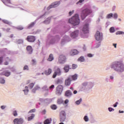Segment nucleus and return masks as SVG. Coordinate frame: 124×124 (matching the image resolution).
I'll return each mask as SVG.
<instances>
[{
    "label": "nucleus",
    "mask_w": 124,
    "mask_h": 124,
    "mask_svg": "<svg viewBox=\"0 0 124 124\" xmlns=\"http://www.w3.org/2000/svg\"><path fill=\"white\" fill-rule=\"evenodd\" d=\"M23 69H24V70H29V66H28V65H25Z\"/></svg>",
    "instance_id": "37998d69"
},
{
    "label": "nucleus",
    "mask_w": 124,
    "mask_h": 124,
    "mask_svg": "<svg viewBox=\"0 0 124 124\" xmlns=\"http://www.w3.org/2000/svg\"><path fill=\"white\" fill-rule=\"evenodd\" d=\"M109 31L110 32L113 33L115 32V28L114 27H111L109 29Z\"/></svg>",
    "instance_id": "2f4dec72"
},
{
    "label": "nucleus",
    "mask_w": 124,
    "mask_h": 124,
    "mask_svg": "<svg viewBox=\"0 0 124 124\" xmlns=\"http://www.w3.org/2000/svg\"><path fill=\"white\" fill-rule=\"evenodd\" d=\"M10 31V28H8L6 30V31L7 32L9 31Z\"/></svg>",
    "instance_id": "680f3d73"
},
{
    "label": "nucleus",
    "mask_w": 124,
    "mask_h": 124,
    "mask_svg": "<svg viewBox=\"0 0 124 124\" xmlns=\"http://www.w3.org/2000/svg\"><path fill=\"white\" fill-rule=\"evenodd\" d=\"M33 86H34V83H31L29 84V88H30V89H31L33 88Z\"/></svg>",
    "instance_id": "7c9ffc66"
},
{
    "label": "nucleus",
    "mask_w": 124,
    "mask_h": 124,
    "mask_svg": "<svg viewBox=\"0 0 124 124\" xmlns=\"http://www.w3.org/2000/svg\"><path fill=\"white\" fill-rule=\"evenodd\" d=\"M117 104H118V102H116L115 104L113 105L114 107H116L117 106Z\"/></svg>",
    "instance_id": "0e129e2a"
},
{
    "label": "nucleus",
    "mask_w": 124,
    "mask_h": 124,
    "mask_svg": "<svg viewBox=\"0 0 124 124\" xmlns=\"http://www.w3.org/2000/svg\"><path fill=\"white\" fill-rule=\"evenodd\" d=\"M82 101V99L80 98L79 100H78L76 102V104L78 105H79L80 104V102Z\"/></svg>",
    "instance_id": "c9c22d12"
},
{
    "label": "nucleus",
    "mask_w": 124,
    "mask_h": 124,
    "mask_svg": "<svg viewBox=\"0 0 124 124\" xmlns=\"http://www.w3.org/2000/svg\"><path fill=\"white\" fill-rule=\"evenodd\" d=\"M119 113H124V111L119 110Z\"/></svg>",
    "instance_id": "774afa93"
},
{
    "label": "nucleus",
    "mask_w": 124,
    "mask_h": 124,
    "mask_svg": "<svg viewBox=\"0 0 124 124\" xmlns=\"http://www.w3.org/2000/svg\"><path fill=\"white\" fill-rule=\"evenodd\" d=\"M112 17H113V14L112 13H110L107 16L106 18L107 19H111Z\"/></svg>",
    "instance_id": "cd10ccee"
},
{
    "label": "nucleus",
    "mask_w": 124,
    "mask_h": 124,
    "mask_svg": "<svg viewBox=\"0 0 124 124\" xmlns=\"http://www.w3.org/2000/svg\"><path fill=\"white\" fill-rule=\"evenodd\" d=\"M35 23L34 22H31L30 24L29 25L28 28V29H31L33 27H34Z\"/></svg>",
    "instance_id": "bb28decb"
},
{
    "label": "nucleus",
    "mask_w": 124,
    "mask_h": 124,
    "mask_svg": "<svg viewBox=\"0 0 124 124\" xmlns=\"http://www.w3.org/2000/svg\"><path fill=\"white\" fill-rule=\"evenodd\" d=\"M77 77H78L77 74H75L73 76H70L69 77V78L71 79V81H75V80H77Z\"/></svg>",
    "instance_id": "dca6fc26"
},
{
    "label": "nucleus",
    "mask_w": 124,
    "mask_h": 124,
    "mask_svg": "<svg viewBox=\"0 0 124 124\" xmlns=\"http://www.w3.org/2000/svg\"><path fill=\"white\" fill-rule=\"evenodd\" d=\"M116 34L118 35V34H124V32L122 31H118L116 32Z\"/></svg>",
    "instance_id": "72a5a7b5"
},
{
    "label": "nucleus",
    "mask_w": 124,
    "mask_h": 124,
    "mask_svg": "<svg viewBox=\"0 0 124 124\" xmlns=\"http://www.w3.org/2000/svg\"><path fill=\"white\" fill-rule=\"evenodd\" d=\"M78 34H79V31H76L71 33V37L72 38H76L78 36Z\"/></svg>",
    "instance_id": "ddd939ff"
},
{
    "label": "nucleus",
    "mask_w": 124,
    "mask_h": 124,
    "mask_svg": "<svg viewBox=\"0 0 124 124\" xmlns=\"http://www.w3.org/2000/svg\"><path fill=\"white\" fill-rule=\"evenodd\" d=\"M55 43V40H52L50 41V44H54Z\"/></svg>",
    "instance_id": "6e6d98bb"
},
{
    "label": "nucleus",
    "mask_w": 124,
    "mask_h": 124,
    "mask_svg": "<svg viewBox=\"0 0 124 124\" xmlns=\"http://www.w3.org/2000/svg\"><path fill=\"white\" fill-rule=\"evenodd\" d=\"M34 112H35V108L30 110L29 113H34Z\"/></svg>",
    "instance_id": "a18cd8bd"
},
{
    "label": "nucleus",
    "mask_w": 124,
    "mask_h": 124,
    "mask_svg": "<svg viewBox=\"0 0 124 124\" xmlns=\"http://www.w3.org/2000/svg\"><path fill=\"white\" fill-rule=\"evenodd\" d=\"M3 61V58L0 57V64H1V63H2Z\"/></svg>",
    "instance_id": "09e8293b"
},
{
    "label": "nucleus",
    "mask_w": 124,
    "mask_h": 124,
    "mask_svg": "<svg viewBox=\"0 0 124 124\" xmlns=\"http://www.w3.org/2000/svg\"><path fill=\"white\" fill-rule=\"evenodd\" d=\"M69 23L73 25V26H77L80 24V19H79V15L76 14L71 18L69 19Z\"/></svg>",
    "instance_id": "f03ea898"
},
{
    "label": "nucleus",
    "mask_w": 124,
    "mask_h": 124,
    "mask_svg": "<svg viewBox=\"0 0 124 124\" xmlns=\"http://www.w3.org/2000/svg\"><path fill=\"white\" fill-rule=\"evenodd\" d=\"M51 108L52 110H56L57 109V106L56 105H53L51 106Z\"/></svg>",
    "instance_id": "473e14b6"
},
{
    "label": "nucleus",
    "mask_w": 124,
    "mask_h": 124,
    "mask_svg": "<svg viewBox=\"0 0 124 124\" xmlns=\"http://www.w3.org/2000/svg\"><path fill=\"white\" fill-rule=\"evenodd\" d=\"M42 114L43 115H45V114H46V110L44 109L42 111Z\"/></svg>",
    "instance_id": "3c124183"
},
{
    "label": "nucleus",
    "mask_w": 124,
    "mask_h": 124,
    "mask_svg": "<svg viewBox=\"0 0 124 124\" xmlns=\"http://www.w3.org/2000/svg\"><path fill=\"white\" fill-rule=\"evenodd\" d=\"M70 90H72V91H74V89L73 88V87H70Z\"/></svg>",
    "instance_id": "338daca9"
},
{
    "label": "nucleus",
    "mask_w": 124,
    "mask_h": 124,
    "mask_svg": "<svg viewBox=\"0 0 124 124\" xmlns=\"http://www.w3.org/2000/svg\"><path fill=\"white\" fill-rule=\"evenodd\" d=\"M63 90V86L62 85H58L56 88V93L59 95L62 94V91Z\"/></svg>",
    "instance_id": "39448f33"
},
{
    "label": "nucleus",
    "mask_w": 124,
    "mask_h": 124,
    "mask_svg": "<svg viewBox=\"0 0 124 124\" xmlns=\"http://www.w3.org/2000/svg\"><path fill=\"white\" fill-rule=\"evenodd\" d=\"M51 122H52V119L49 118V119H47L46 120L44 121V124H51Z\"/></svg>",
    "instance_id": "412c9836"
},
{
    "label": "nucleus",
    "mask_w": 124,
    "mask_h": 124,
    "mask_svg": "<svg viewBox=\"0 0 124 124\" xmlns=\"http://www.w3.org/2000/svg\"><path fill=\"white\" fill-rule=\"evenodd\" d=\"M24 120L23 118H16L14 120V124H23Z\"/></svg>",
    "instance_id": "9d476101"
},
{
    "label": "nucleus",
    "mask_w": 124,
    "mask_h": 124,
    "mask_svg": "<svg viewBox=\"0 0 124 124\" xmlns=\"http://www.w3.org/2000/svg\"><path fill=\"white\" fill-rule=\"evenodd\" d=\"M74 13V10H73L72 11H70L69 12V16H71V15H72V14H73Z\"/></svg>",
    "instance_id": "49530a36"
},
{
    "label": "nucleus",
    "mask_w": 124,
    "mask_h": 124,
    "mask_svg": "<svg viewBox=\"0 0 124 124\" xmlns=\"http://www.w3.org/2000/svg\"><path fill=\"white\" fill-rule=\"evenodd\" d=\"M1 75H4L6 77H8V76H10V72H3L1 74Z\"/></svg>",
    "instance_id": "5701e85b"
},
{
    "label": "nucleus",
    "mask_w": 124,
    "mask_h": 124,
    "mask_svg": "<svg viewBox=\"0 0 124 124\" xmlns=\"http://www.w3.org/2000/svg\"><path fill=\"white\" fill-rule=\"evenodd\" d=\"M64 70H65L66 72H68V71H69V66L68 65H65L64 67Z\"/></svg>",
    "instance_id": "a878e982"
},
{
    "label": "nucleus",
    "mask_w": 124,
    "mask_h": 124,
    "mask_svg": "<svg viewBox=\"0 0 124 124\" xmlns=\"http://www.w3.org/2000/svg\"><path fill=\"white\" fill-rule=\"evenodd\" d=\"M78 53H79V52L77 50L73 49L70 51V54L71 56H74V55L78 54Z\"/></svg>",
    "instance_id": "a211bd4d"
},
{
    "label": "nucleus",
    "mask_w": 124,
    "mask_h": 124,
    "mask_svg": "<svg viewBox=\"0 0 124 124\" xmlns=\"http://www.w3.org/2000/svg\"><path fill=\"white\" fill-rule=\"evenodd\" d=\"M77 65L75 64H72V67L73 69H75V68H77Z\"/></svg>",
    "instance_id": "79ce46f5"
},
{
    "label": "nucleus",
    "mask_w": 124,
    "mask_h": 124,
    "mask_svg": "<svg viewBox=\"0 0 124 124\" xmlns=\"http://www.w3.org/2000/svg\"><path fill=\"white\" fill-rule=\"evenodd\" d=\"M16 29L18 31H22V30H23L24 28H23V27H22V26H19L18 27H17Z\"/></svg>",
    "instance_id": "ea45409f"
},
{
    "label": "nucleus",
    "mask_w": 124,
    "mask_h": 124,
    "mask_svg": "<svg viewBox=\"0 0 124 124\" xmlns=\"http://www.w3.org/2000/svg\"><path fill=\"white\" fill-rule=\"evenodd\" d=\"M35 116L34 114H32L30 117L28 118V121H31L33 118Z\"/></svg>",
    "instance_id": "393cba45"
},
{
    "label": "nucleus",
    "mask_w": 124,
    "mask_h": 124,
    "mask_svg": "<svg viewBox=\"0 0 124 124\" xmlns=\"http://www.w3.org/2000/svg\"><path fill=\"white\" fill-rule=\"evenodd\" d=\"M3 22L5 23V24H7V25H8L9 24V22H8V21L7 20H3Z\"/></svg>",
    "instance_id": "8fccbe9b"
},
{
    "label": "nucleus",
    "mask_w": 124,
    "mask_h": 124,
    "mask_svg": "<svg viewBox=\"0 0 124 124\" xmlns=\"http://www.w3.org/2000/svg\"><path fill=\"white\" fill-rule=\"evenodd\" d=\"M54 88H55V85H51L50 87H49L50 89H54Z\"/></svg>",
    "instance_id": "13d9d810"
},
{
    "label": "nucleus",
    "mask_w": 124,
    "mask_h": 124,
    "mask_svg": "<svg viewBox=\"0 0 124 124\" xmlns=\"http://www.w3.org/2000/svg\"><path fill=\"white\" fill-rule=\"evenodd\" d=\"M65 112L63 110H62L60 112V122H64V121H65Z\"/></svg>",
    "instance_id": "6e6552de"
},
{
    "label": "nucleus",
    "mask_w": 124,
    "mask_h": 124,
    "mask_svg": "<svg viewBox=\"0 0 124 124\" xmlns=\"http://www.w3.org/2000/svg\"><path fill=\"white\" fill-rule=\"evenodd\" d=\"M1 109H5V107L4 106H1Z\"/></svg>",
    "instance_id": "bf43d9fd"
},
{
    "label": "nucleus",
    "mask_w": 124,
    "mask_h": 124,
    "mask_svg": "<svg viewBox=\"0 0 124 124\" xmlns=\"http://www.w3.org/2000/svg\"><path fill=\"white\" fill-rule=\"evenodd\" d=\"M53 60H54V56L53 55V54H50L48 58L47 59V61L48 62H52Z\"/></svg>",
    "instance_id": "4be33fe9"
},
{
    "label": "nucleus",
    "mask_w": 124,
    "mask_h": 124,
    "mask_svg": "<svg viewBox=\"0 0 124 124\" xmlns=\"http://www.w3.org/2000/svg\"><path fill=\"white\" fill-rule=\"evenodd\" d=\"M1 1L5 5H7V6H10V4H11L10 0H1Z\"/></svg>",
    "instance_id": "f3484780"
},
{
    "label": "nucleus",
    "mask_w": 124,
    "mask_h": 124,
    "mask_svg": "<svg viewBox=\"0 0 124 124\" xmlns=\"http://www.w3.org/2000/svg\"><path fill=\"white\" fill-rule=\"evenodd\" d=\"M26 40H27L28 42H34V41H35V36L32 35L28 36Z\"/></svg>",
    "instance_id": "9b49d317"
},
{
    "label": "nucleus",
    "mask_w": 124,
    "mask_h": 124,
    "mask_svg": "<svg viewBox=\"0 0 124 124\" xmlns=\"http://www.w3.org/2000/svg\"><path fill=\"white\" fill-rule=\"evenodd\" d=\"M62 74V71L61 70V69L60 68H56L55 69V72L53 75V78H55V77H57V75L58 76H61Z\"/></svg>",
    "instance_id": "20e7f679"
},
{
    "label": "nucleus",
    "mask_w": 124,
    "mask_h": 124,
    "mask_svg": "<svg viewBox=\"0 0 124 124\" xmlns=\"http://www.w3.org/2000/svg\"><path fill=\"white\" fill-rule=\"evenodd\" d=\"M13 114L15 117H17V116H18V113H17V111L16 110L13 111Z\"/></svg>",
    "instance_id": "f704fd0d"
},
{
    "label": "nucleus",
    "mask_w": 124,
    "mask_h": 124,
    "mask_svg": "<svg viewBox=\"0 0 124 124\" xmlns=\"http://www.w3.org/2000/svg\"><path fill=\"white\" fill-rule=\"evenodd\" d=\"M24 92L25 93V94H27V93H29V90L28 89H26L24 90Z\"/></svg>",
    "instance_id": "603ef678"
},
{
    "label": "nucleus",
    "mask_w": 124,
    "mask_h": 124,
    "mask_svg": "<svg viewBox=\"0 0 124 124\" xmlns=\"http://www.w3.org/2000/svg\"><path fill=\"white\" fill-rule=\"evenodd\" d=\"M82 31H83L84 33H88L89 32V24H86L82 29Z\"/></svg>",
    "instance_id": "f8f14e48"
},
{
    "label": "nucleus",
    "mask_w": 124,
    "mask_h": 124,
    "mask_svg": "<svg viewBox=\"0 0 124 124\" xmlns=\"http://www.w3.org/2000/svg\"><path fill=\"white\" fill-rule=\"evenodd\" d=\"M68 102H69V100H68V99H66L65 100L64 103H65V104H67V103H68Z\"/></svg>",
    "instance_id": "864d4df0"
},
{
    "label": "nucleus",
    "mask_w": 124,
    "mask_h": 124,
    "mask_svg": "<svg viewBox=\"0 0 124 124\" xmlns=\"http://www.w3.org/2000/svg\"><path fill=\"white\" fill-rule=\"evenodd\" d=\"M114 111V109H113V108H108V110L109 111V112H112V111Z\"/></svg>",
    "instance_id": "5fc2aeb1"
},
{
    "label": "nucleus",
    "mask_w": 124,
    "mask_h": 124,
    "mask_svg": "<svg viewBox=\"0 0 124 124\" xmlns=\"http://www.w3.org/2000/svg\"><path fill=\"white\" fill-rule=\"evenodd\" d=\"M113 46H114L115 48H117V44H113Z\"/></svg>",
    "instance_id": "e2e57ef3"
},
{
    "label": "nucleus",
    "mask_w": 124,
    "mask_h": 124,
    "mask_svg": "<svg viewBox=\"0 0 124 124\" xmlns=\"http://www.w3.org/2000/svg\"><path fill=\"white\" fill-rule=\"evenodd\" d=\"M65 95L67 97L71 96L72 95V92L70 90H67L65 93Z\"/></svg>",
    "instance_id": "6ab92c4d"
},
{
    "label": "nucleus",
    "mask_w": 124,
    "mask_h": 124,
    "mask_svg": "<svg viewBox=\"0 0 124 124\" xmlns=\"http://www.w3.org/2000/svg\"><path fill=\"white\" fill-rule=\"evenodd\" d=\"M92 13H93V11L90 9L86 8L82 10L81 15L82 19L84 20L88 15L92 14Z\"/></svg>",
    "instance_id": "7ed1b4c3"
},
{
    "label": "nucleus",
    "mask_w": 124,
    "mask_h": 124,
    "mask_svg": "<svg viewBox=\"0 0 124 124\" xmlns=\"http://www.w3.org/2000/svg\"><path fill=\"white\" fill-rule=\"evenodd\" d=\"M62 102H63L62 99H59L57 101V103L58 104H62Z\"/></svg>",
    "instance_id": "c85d7f7f"
},
{
    "label": "nucleus",
    "mask_w": 124,
    "mask_h": 124,
    "mask_svg": "<svg viewBox=\"0 0 124 124\" xmlns=\"http://www.w3.org/2000/svg\"><path fill=\"white\" fill-rule=\"evenodd\" d=\"M0 83H1V84H4L5 80L3 79H1V80H0Z\"/></svg>",
    "instance_id": "c03bdc74"
},
{
    "label": "nucleus",
    "mask_w": 124,
    "mask_h": 124,
    "mask_svg": "<svg viewBox=\"0 0 124 124\" xmlns=\"http://www.w3.org/2000/svg\"><path fill=\"white\" fill-rule=\"evenodd\" d=\"M84 120L85 122H89V118H88V116H87L84 117Z\"/></svg>",
    "instance_id": "4c0bfd02"
},
{
    "label": "nucleus",
    "mask_w": 124,
    "mask_h": 124,
    "mask_svg": "<svg viewBox=\"0 0 124 124\" xmlns=\"http://www.w3.org/2000/svg\"><path fill=\"white\" fill-rule=\"evenodd\" d=\"M4 64H5V65H8V62H5Z\"/></svg>",
    "instance_id": "052dcab7"
},
{
    "label": "nucleus",
    "mask_w": 124,
    "mask_h": 124,
    "mask_svg": "<svg viewBox=\"0 0 124 124\" xmlns=\"http://www.w3.org/2000/svg\"><path fill=\"white\" fill-rule=\"evenodd\" d=\"M31 62L33 65L36 64V61H35L34 59L32 60Z\"/></svg>",
    "instance_id": "e433bc0d"
},
{
    "label": "nucleus",
    "mask_w": 124,
    "mask_h": 124,
    "mask_svg": "<svg viewBox=\"0 0 124 124\" xmlns=\"http://www.w3.org/2000/svg\"><path fill=\"white\" fill-rule=\"evenodd\" d=\"M111 68L116 71L122 72L124 70V65L120 62H115L111 65Z\"/></svg>",
    "instance_id": "f257e3e1"
},
{
    "label": "nucleus",
    "mask_w": 124,
    "mask_h": 124,
    "mask_svg": "<svg viewBox=\"0 0 124 124\" xmlns=\"http://www.w3.org/2000/svg\"><path fill=\"white\" fill-rule=\"evenodd\" d=\"M60 1L55 2L53 3H52L51 5H49L48 7L47 8V10H50L51 8H54L55 7H57V6H59L60 5Z\"/></svg>",
    "instance_id": "1a4fd4ad"
},
{
    "label": "nucleus",
    "mask_w": 124,
    "mask_h": 124,
    "mask_svg": "<svg viewBox=\"0 0 124 124\" xmlns=\"http://www.w3.org/2000/svg\"><path fill=\"white\" fill-rule=\"evenodd\" d=\"M66 61V57L64 55H61L59 56V62L60 63H64V62Z\"/></svg>",
    "instance_id": "0eeeda50"
},
{
    "label": "nucleus",
    "mask_w": 124,
    "mask_h": 124,
    "mask_svg": "<svg viewBox=\"0 0 124 124\" xmlns=\"http://www.w3.org/2000/svg\"><path fill=\"white\" fill-rule=\"evenodd\" d=\"M113 18H114V19H117L118 18V14H117V13H114L113 15Z\"/></svg>",
    "instance_id": "a19ab883"
},
{
    "label": "nucleus",
    "mask_w": 124,
    "mask_h": 124,
    "mask_svg": "<svg viewBox=\"0 0 124 124\" xmlns=\"http://www.w3.org/2000/svg\"><path fill=\"white\" fill-rule=\"evenodd\" d=\"M26 50L28 53V54H32V52L33 49H32V47L31 46H28L26 47Z\"/></svg>",
    "instance_id": "4468645a"
},
{
    "label": "nucleus",
    "mask_w": 124,
    "mask_h": 124,
    "mask_svg": "<svg viewBox=\"0 0 124 124\" xmlns=\"http://www.w3.org/2000/svg\"><path fill=\"white\" fill-rule=\"evenodd\" d=\"M17 43H18V44H21L23 43V40L19 39V40H17Z\"/></svg>",
    "instance_id": "58836bf2"
},
{
    "label": "nucleus",
    "mask_w": 124,
    "mask_h": 124,
    "mask_svg": "<svg viewBox=\"0 0 124 124\" xmlns=\"http://www.w3.org/2000/svg\"><path fill=\"white\" fill-rule=\"evenodd\" d=\"M78 61H79L80 62H84L85 61V58L84 57L81 56L78 59Z\"/></svg>",
    "instance_id": "c756f323"
},
{
    "label": "nucleus",
    "mask_w": 124,
    "mask_h": 124,
    "mask_svg": "<svg viewBox=\"0 0 124 124\" xmlns=\"http://www.w3.org/2000/svg\"><path fill=\"white\" fill-rule=\"evenodd\" d=\"M52 73V69L49 68L48 70H45L44 74L46 75H50Z\"/></svg>",
    "instance_id": "aec40b11"
},
{
    "label": "nucleus",
    "mask_w": 124,
    "mask_h": 124,
    "mask_svg": "<svg viewBox=\"0 0 124 124\" xmlns=\"http://www.w3.org/2000/svg\"><path fill=\"white\" fill-rule=\"evenodd\" d=\"M95 38L97 41H99L102 39V33L99 31H97L95 34Z\"/></svg>",
    "instance_id": "423d86ee"
},
{
    "label": "nucleus",
    "mask_w": 124,
    "mask_h": 124,
    "mask_svg": "<svg viewBox=\"0 0 124 124\" xmlns=\"http://www.w3.org/2000/svg\"><path fill=\"white\" fill-rule=\"evenodd\" d=\"M83 1H85V0H79L78 2H77V4H78L79 3H82Z\"/></svg>",
    "instance_id": "de8ad7c7"
},
{
    "label": "nucleus",
    "mask_w": 124,
    "mask_h": 124,
    "mask_svg": "<svg viewBox=\"0 0 124 124\" xmlns=\"http://www.w3.org/2000/svg\"><path fill=\"white\" fill-rule=\"evenodd\" d=\"M74 94H76V93H77V91L75 90V91H74Z\"/></svg>",
    "instance_id": "69168bd1"
},
{
    "label": "nucleus",
    "mask_w": 124,
    "mask_h": 124,
    "mask_svg": "<svg viewBox=\"0 0 124 124\" xmlns=\"http://www.w3.org/2000/svg\"><path fill=\"white\" fill-rule=\"evenodd\" d=\"M71 79L69 78V77L65 80V85L66 86H70L71 83Z\"/></svg>",
    "instance_id": "2eb2a0df"
},
{
    "label": "nucleus",
    "mask_w": 124,
    "mask_h": 124,
    "mask_svg": "<svg viewBox=\"0 0 124 124\" xmlns=\"http://www.w3.org/2000/svg\"><path fill=\"white\" fill-rule=\"evenodd\" d=\"M40 89V87L38 85L36 86L34 89L32 90L33 93H35V91H37V90H39Z\"/></svg>",
    "instance_id": "b1692460"
},
{
    "label": "nucleus",
    "mask_w": 124,
    "mask_h": 124,
    "mask_svg": "<svg viewBox=\"0 0 124 124\" xmlns=\"http://www.w3.org/2000/svg\"><path fill=\"white\" fill-rule=\"evenodd\" d=\"M88 57H89V58H92V57H93V54H88L87 55Z\"/></svg>",
    "instance_id": "4d7b16f0"
}]
</instances>
